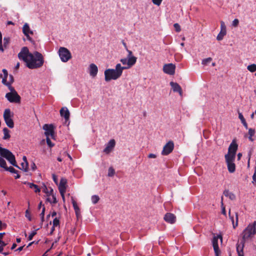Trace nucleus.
<instances>
[{"instance_id":"59","label":"nucleus","mask_w":256,"mask_h":256,"mask_svg":"<svg viewBox=\"0 0 256 256\" xmlns=\"http://www.w3.org/2000/svg\"><path fill=\"white\" fill-rule=\"evenodd\" d=\"M251 154H252V152H250L248 153V166H249V165H250V160Z\"/></svg>"},{"instance_id":"1","label":"nucleus","mask_w":256,"mask_h":256,"mask_svg":"<svg viewBox=\"0 0 256 256\" xmlns=\"http://www.w3.org/2000/svg\"><path fill=\"white\" fill-rule=\"evenodd\" d=\"M18 58L26 63V66L30 69H36L42 66L44 58L42 54L38 52L30 53L28 48L23 47L18 54Z\"/></svg>"},{"instance_id":"3","label":"nucleus","mask_w":256,"mask_h":256,"mask_svg":"<svg viewBox=\"0 0 256 256\" xmlns=\"http://www.w3.org/2000/svg\"><path fill=\"white\" fill-rule=\"evenodd\" d=\"M0 155L6 158L9 162L14 166L27 172L28 169V162H22L21 163V168L16 164V158L13 154L8 150L0 146Z\"/></svg>"},{"instance_id":"2","label":"nucleus","mask_w":256,"mask_h":256,"mask_svg":"<svg viewBox=\"0 0 256 256\" xmlns=\"http://www.w3.org/2000/svg\"><path fill=\"white\" fill-rule=\"evenodd\" d=\"M256 234V222L249 224L242 233V240L236 244V252L238 256H244L243 250L246 240H251Z\"/></svg>"},{"instance_id":"34","label":"nucleus","mask_w":256,"mask_h":256,"mask_svg":"<svg viewBox=\"0 0 256 256\" xmlns=\"http://www.w3.org/2000/svg\"><path fill=\"white\" fill-rule=\"evenodd\" d=\"M99 196L97 195H94L91 198V200L93 204H96L99 200Z\"/></svg>"},{"instance_id":"46","label":"nucleus","mask_w":256,"mask_h":256,"mask_svg":"<svg viewBox=\"0 0 256 256\" xmlns=\"http://www.w3.org/2000/svg\"><path fill=\"white\" fill-rule=\"evenodd\" d=\"M174 26L176 32H179L180 31V26L178 24H177V23L174 24Z\"/></svg>"},{"instance_id":"31","label":"nucleus","mask_w":256,"mask_h":256,"mask_svg":"<svg viewBox=\"0 0 256 256\" xmlns=\"http://www.w3.org/2000/svg\"><path fill=\"white\" fill-rule=\"evenodd\" d=\"M254 133H255V130L254 129L252 128H250L248 129V134H249L248 139L252 142L254 140L252 138V136L254 134Z\"/></svg>"},{"instance_id":"33","label":"nucleus","mask_w":256,"mask_h":256,"mask_svg":"<svg viewBox=\"0 0 256 256\" xmlns=\"http://www.w3.org/2000/svg\"><path fill=\"white\" fill-rule=\"evenodd\" d=\"M115 174V170L112 167H110L108 170V176L109 177H112Z\"/></svg>"},{"instance_id":"6","label":"nucleus","mask_w":256,"mask_h":256,"mask_svg":"<svg viewBox=\"0 0 256 256\" xmlns=\"http://www.w3.org/2000/svg\"><path fill=\"white\" fill-rule=\"evenodd\" d=\"M238 148V145L236 143V141L233 140L228 147V153L225 156H228L229 158H235Z\"/></svg>"},{"instance_id":"27","label":"nucleus","mask_w":256,"mask_h":256,"mask_svg":"<svg viewBox=\"0 0 256 256\" xmlns=\"http://www.w3.org/2000/svg\"><path fill=\"white\" fill-rule=\"evenodd\" d=\"M3 132L4 134V136L3 137L4 140H6L10 138V136L9 134L10 130L6 128H4Z\"/></svg>"},{"instance_id":"9","label":"nucleus","mask_w":256,"mask_h":256,"mask_svg":"<svg viewBox=\"0 0 256 256\" xmlns=\"http://www.w3.org/2000/svg\"><path fill=\"white\" fill-rule=\"evenodd\" d=\"M23 34L26 37V39L31 42H34V40L30 36V34L32 35L34 32L30 30L29 24L28 23H25L22 27V30Z\"/></svg>"},{"instance_id":"48","label":"nucleus","mask_w":256,"mask_h":256,"mask_svg":"<svg viewBox=\"0 0 256 256\" xmlns=\"http://www.w3.org/2000/svg\"><path fill=\"white\" fill-rule=\"evenodd\" d=\"M162 1V0H152V2L154 3V4L158 6H159L161 4Z\"/></svg>"},{"instance_id":"64","label":"nucleus","mask_w":256,"mask_h":256,"mask_svg":"<svg viewBox=\"0 0 256 256\" xmlns=\"http://www.w3.org/2000/svg\"><path fill=\"white\" fill-rule=\"evenodd\" d=\"M56 212L54 211L52 213V217H54L55 216H56Z\"/></svg>"},{"instance_id":"29","label":"nucleus","mask_w":256,"mask_h":256,"mask_svg":"<svg viewBox=\"0 0 256 256\" xmlns=\"http://www.w3.org/2000/svg\"><path fill=\"white\" fill-rule=\"evenodd\" d=\"M72 203L74 208L75 210L76 214L77 216H78V214H80V208L78 207L76 202H75L74 200H72Z\"/></svg>"},{"instance_id":"16","label":"nucleus","mask_w":256,"mask_h":256,"mask_svg":"<svg viewBox=\"0 0 256 256\" xmlns=\"http://www.w3.org/2000/svg\"><path fill=\"white\" fill-rule=\"evenodd\" d=\"M116 144V142L114 139L110 140L106 145V148L104 150V152L106 154L111 152L114 148Z\"/></svg>"},{"instance_id":"25","label":"nucleus","mask_w":256,"mask_h":256,"mask_svg":"<svg viewBox=\"0 0 256 256\" xmlns=\"http://www.w3.org/2000/svg\"><path fill=\"white\" fill-rule=\"evenodd\" d=\"M48 196V198H46V200L48 202L52 204H56L57 202L56 197L52 194H51V196Z\"/></svg>"},{"instance_id":"57","label":"nucleus","mask_w":256,"mask_h":256,"mask_svg":"<svg viewBox=\"0 0 256 256\" xmlns=\"http://www.w3.org/2000/svg\"><path fill=\"white\" fill-rule=\"evenodd\" d=\"M242 124L244 125V126L246 128V129L248 128V124L246 120L244 122H242Z\"/></svg>"},{"instance_id":"20","label":"nucleus","mask_w":256,"mask_h":256,"mask_svg":"<svg viewBox=\"0 0 256 256\" xmlns=\"http://www.w3.org/2000/svg\"><path fill=\"white\" fill-rule=\"evenodd\" d=\"M60 114L64 117L66 121L68 120L70 118V112L67 108L63 107L60 110Z\"/></svg>"},{"instance_id":"13","label":"nucleus","mask_w":256,"mask_h":256,"mask_svg":"<svg viewBox=\"0 0 256 256\" xmlns=\"http://www.w3.org/2000/svg\"><path fill=\"white\" fill-rule=\"evenodd\" d=\"M218 238H220L221 241H222V236L220 235H218L217 236H214L212 240V246L216 256H219V254L220 252L218 245Z\"/></svg>"},{"instance_id":"36","label":"nucleus","mask_w":256,"mask_h":256,"mask_svg":"<svg viewBox=\"0 0 256 256\" xmlns=\"http://www.w3.org/2000/svg\"><path fill=\"white\" fill-rule=\"evenodd\" d=\"M212 60V58H208L202 60V64L203 65H207Z\"/></svg>"},{"instance_id":"30","label":"nucleus","mask_w":256,"mask_h":256,"mask_svg":"<svg viewBox=\"0 0 256 256\" xmlns=\"http://www.w3.org/2000/svg\"><path fill=\"white\" fill-rule=\"evenodd\" d=\"M4 158L1 155L0 156V167L4 168L5 169L6 166V160L2 158Z\"/></svg>"},{"instance_id":"4","label":"nucleus","mask_w":256,"mask_h":256,"mask_svg":"<svg viewBox=\"0 0 256 256\" xmlns=\"http://www.w3.org/2000/svg\"><path fill=\"white\" fill-rule=\"evenodd\" d=\"M124 68L120 64H118L115 68H108L104 71V79L106 82H109L112 80H116L120 77Z\"/></svg>"},{"instance_id":"49","label":"nucleus","mask_w":256,"mask_h":256,"mask_svg":"<svg viewBox=\"0 0 256 256\" xmlns=\"http://www.w3.org/2000/svg\"><path fill=\"white\" fill-rule=\"evenodd\" d=\"M239 23V20L238 19H234L233 21H232V26H234V27H236L238 26V24Z\"/></svg>"},{"instance_id":"55","label":"nucleus","mask_w":256,"mask_h":256,"mask_svg":"<svg viewBox=\"0 0 256 256\" xmlns=\"http://www.w3.org/2000/svg\"><path fill=\"white\" fill-rule=\"evenodd\" d=\"M36 168V166L34 162H32L31 164V168L32 170H34Z\"/></svg>"},{"instance_id":"11","label":"nucleus","mask_w":256,"mask_h":256,"mask_svg":"<svg viewBox=\"0 0 256 256\" xmlns=\"http://www.w3.org/2000/svg\"><path fill=\"white\" fill-rule=\"evenodd\" d=\"M225 159L228 172L230 173L234 172L236 170V165L234 163L235 158H229L228 156H225Z\"/></svg>"},{"instance_id":"28","label":"nucleus","mask_w":256,"mask_h":256,"mask_svg":"<svg viewBox=\"0 0 256 256\" xmlns=\"http://www.w3.org/2000/svg\"><path fill=\"white\" fill-rule=\"evenodd\" d=\"M28 184L30 188L34 189L35 192H40V189L39 188L38 186L37 185L30 182H28Z\"/></svg>"},{"instance_id":"14","label":"nucleus","mask_w":256,"mask_h":256,"mask_svg":"<svg viewBox=\"0 0 256 256\" xmlns=\"http://www.w3.org/2000/svg\"><path fill=\"white\" fill-rule=\"evenodd\" d=\"M175 65L172 63L165 64L163 66V70L164 72L170 75L174 74L175 72Z\"/></svg>"},{"instance_id":"24","label":"nucleus","mask_w":256,"mask_h":256,"mask_svg":"<svg viewBox=\"0 0 256 256\" xmlns=\"http://www.w3.org/2000/svg\"><path fill=\"white\" fill-rule=\"evenodd\" d=\"M224 194L226 197H228L231 200H234L236 198L235 195L233 193L230 192L228 190H225L224 192Z\"/></svg>"},{"instance_id":"53","label":"nucleus","mask_w":256,"mask_h":256,"mask_svg":"<svg viewBox=\"0 0 256 256\" xmlns=\"http://www.w3.org/2000/svg\"><path fill=\"white\" fill-rule=\"evenodd\" d=\"M156 157V156L155 154H150L148 155V158H154Z\"/></svg>"},{"instance_id":"56","label":"nucleus","mask_w":256,"mask_h":256,"mask_svg":"<svg viewBox=\"0 0 256 256\" xmlns=\"http://www.w3.org/2000/svg\"><path fill=\"white\" fill-rule=\"evenodd\" d=\"M54 230H55V226H52V227L51 228V230H50L49 234L52 235L53 234Z\"/></svg>"},{"instance_id":"22","label":"nucleus","mask_w":256,"mask_h":256,"mask_svg":"<svg viewBox=\"0 0 256 256\" xmlns=\"http://www.w3.org/2000/svg\"><path fill=\"white\" fill-rule=\"evenodd\" d=\"M4 170L6 171H9L10 172L12 173L16 174V176H14L15 178L18 179L20 178V175L18 174V171L17 170H15L13 167L6 166Z\"/></svg>"},{"instance_id":"45","label":"nucleus","mask_w":256,"mask_h":256,"mask_svg":"<svg viewBox=\"0 0 256 256\" xmlns=\"http://www.w3.org/2000/svg\"><path fill=\"white\" fill-rule=\"evenodd\" d=\"M2 72H3V78H6V79H7V78L8 76V71L6 70V69H3L2 70Z\"/></svg>"},{"instance_id":"47","label":"nucleus","mask_w":256,"mask_h":256,"mask_svg":"<svg viewBox=\"0 0 256 256\" xmlns=\"http://www.w3.org/2000/svg\"><path fill=\"white\" fill-rule=\"evenodd\" d=\"M25 216L28 220L30 221L32 220V218L30 215V213L28 210H26Z\"/></svg>"},{"instance_id":"61","label":"nucleus","mask_w":256,"mask_h":256,"mask_svg":"<svg viewBox=\"0 0 256 256\" xmlns=\"http://www.w3.org/2000/svg\"><path fill=\"white\" fill-rule=\"evenodd\" d=\"M6 24L7 25H10V24L14 25V24L12 21H8L6 22Z\"/></svg>"},{"instance_id":"40","label":"nucleus","mask_w":256,"mask_h":256,"mask_svg":"<svg viewBox=\"0 0 256 256\" xmlns=\"http://www.w3.org/2000/svg\"><path fill=\"white\" fill-rule=\"evenodd\" d=\"M44 192L46 194L47 196H50L53 192V190L51 188L50 190L48 191L47 188L45 186V188L44 189Z\"/></svg>"},{"instance_id":"58","label":"nucleus","mask_w":256,"mask_h":256,"mask_svg":"<svg viewBox=\"0 0 256 256\" xmlns=\"http://www.w3.org/2000/svg\"><path fill=\"white\" fill-rule=\"evenodd\" d=\"M10 84L14 82V78L12 75H10Z\"/></svg>"},{"instance_id":"12","label":"nucleus","mask_w":256,"mask_h":256,"mask_svg":"<svg viewBox=\"0 0 256 256\" xmlns=\"http://www.w3.org/2000/svg\"><path fill=\"white\" fill-rule=\"evenodd\" d=\"M174 144L172 141H170L164 146L162 154L166 156L170 154L173 150Z\"/></svg>"},{"instance_id":"63","label":"nucleus","mask_w":256,"mask_h":256,"mask_svg":"<svg viewBox=\"0 0 256 256\" xmlns=\"http://www.w3.org/2000/svg\"><path fill=\"white\" fill-rule=\"evenodd\" d=\"M24 247V246H20V247H19V248L16 250L20 252V251H21V250H22V249H23Z\"/></svg>"},{"instance_id":"60","label":"nucleus","mask_w":256,"mask_h":256,"mask_svg":"<svg viewBox=\"0 0 256 256\" xmlns=\"http://www.w3.org/2000/svg\"><path fill=\"white\" fill-rule=\"evenodd\" d=\"M122 44L125 48V49L127 51V50H128V48H127V46H126V43L124 42V41H122Z\"/></svg>"},{"instance_id":"19","label":"nucleus","mask_w":256,"mask_h":256,"mask_svg":"<svg viewBox=\"0 0 256 256\" xmlns=\"http://www.w3.org/2000/svg\"><path fill=\"white\" fill-rule=\"evenodd\" d=\"M170 85L172 86V90L174 92H178L180 96H182V90L180 86L176 82H171Z\"/></svg>"},{"instance_id":"5","label":"nucleus","mask_w":256,"mask_h":256,"mask_svg":"<svg viewBox=\"0 0 256 256\" xmlns=\"http://www.w3.org/2000/svg\"><path fill=\"white\" fill-rule=\"evenodd\" d=\"M58 54L62 62H67L71 58L70 52L68 49L64 47H60L58 50Z\"/></svg>"},{"instance_id":"23","label":"nucleus","mask_w":256,"mask_h":256,"mask_svg":"<svg viewBox=\"0 0 256 256\" xmlns=\"http://www.w3.org/2000/svg\"><path fill=\"white\" fill-rule=\"evenodd\" d=\"M229 217H230V219L231 221H232V225H233V228H235L238 225V213H236V223L234 224V218L233 216H232L230 215V210L229 211Z\"/></svg>"},{"instance_id":"32","label":"nucleus","mask_w":256,"mask_h":256,"mask_svg":"<svg viewBox=\"0 0 256 256\" xmlns=\"http://www.w3.org/2000/svg\"><path fill=\"white\" fill-rule=\"evenodd\" d=\"M247 69L250 72H254L256 71V64H252L248 66Z\"/></svg>"},{"instance_id":"17","label":"nucleus","mask_w":256,"mask_h":256,"mask_svg":"<svg viewBox=\"0 0 256 256\" xmlns=\"http://www.w3.org/2000/svg\"><path fill=\"white\" fill-rule=\"evenodd\" d=\"M164 220L167 222L172 224L175 222L176 217L174 214L168 212L164 215Z\"/></svg>"},{"instance_id":"7","label":"nucleus","mask_w":256,"mask_h":256,"mask_svg":"<svg viewBox=\"0 0 256 256\" xmlns=\"http://www.w3.org/2000/svg\"><path fill=\"white\" fill-rule=\"evenodd\" d=\"M127 52L128 54L127 56V60L128 62V66H124L123 68H124V70L128 69L130 68L136 62L137 58L132 55V52L131 50H127Z\"/></svg>"},{"instance_id":"50","label":"nucleus","mask_w":256,"mask_h":256,"mask_svg":"<svg viewBox=\"0 0 256 256\" xmlns=\"http://www.w3.org/2000/svg\"><path fill=\"white\" fill-rule=\"evenodd\" d=\"M238 118L240 119L242 122L246 120L242 114L240 112H238Z\"/></svg>"},{"instance_id":"43","label":"nucleus","mask_w":256,"mask_h":256,"mask_svg":"<svg viewBox=\"0 0 256 256\" xmlns=\"http://www.w3.org/2000/svg\"><path fill=\"white\" fill-rule=\"evenodd\" d=\"M46 143L48 144V145L50 147V148H52V146H54V144H52L50 138V137L49 138H46Z\"/></svg>"},{"instance_id":"35","label":"nucleus","mask_w":256,"mask_h":256,"mask_svg":"<svg viewBox=\"0 0 256 256\" xmlns=\"http://www.w3.org/2000/svg\"><path fill=\"white\" fill-rule=\"evenodd\" d=\"M58 189H59V191H60L61 196H62L63 200H64V193L66 192V187H59Z\"/></svg>"},{"instance_id":"26","label":"nucleus","mask_w":256,"mask_h":256,"mask_svg":"<svg viewBox=\"0 0 256 256\" xmlns=\"http://www.w3.org/2000/svg\"><path fill=\"white\" fill-rule=\"evenodd\" d=\"M4 122L10 128H12L14 127V123L12 118L4 120Z\"/></svg>"},{"instance_id":"8","label":"nucleus","mask_w":256,"mask_h":256,"mask_svg":"<svg viewBox=\"0 0 256 256\" xmlns=\"http://www.w3.org/2000/svg\"><path fill=\"white\" fill-rule=\"evenodd\" d=\"M8 100L12 103H20V96L18 93H6L5 96Z\"/></svg>"},{"instance_id":"37","label":"nucleus","mask_w":256,"mask_h":256,"mask_svg":"<svg viewBox=\"0 0 256 256\" xmlns=\"http://www.w3.org/2000/svg\"><path fill=\"white\" fill-rule=\"evenodd\" d=\"M8 86V90H10V92H9L8 93H14V94L18 93L16 92V91L15 90L14 88L11 86L10 83L9 84H8V86Z\"/></svg>"},{"instance_id":"10","label":"nucleus","mask_w":256,"mask_h":256,"mask_svg":"<svg viewBox=\"0 0 256 256\" xmlns=\"http://www.w3.org/2000/svg\"><path fill=\"white\" fill-rule=\"evenodd\" d=\"M43 129L45 130V135L46 138L50 136L52 138H54V126L52 124H45L43 126Z\"/></svg>"},{"instance_id":"18","label":"nucleus","mask_w":256,"mask_h":256,"mask_svg":"<svg viewBox=\"0 0 256 256\" xmlns=\"http://www.w3.org/2000/svg\"><path fill=\"white\" fill-rule=\"evenodd\" d=\"M88 70L90 76L94 78L98 74V68L95 64H91L89 66Z\"/></svg>"},{"instance_id":"39","label":"nucleus","mask_w":256,"mask_h":256,"mask_svg":"<svg viewBox=\"0 0 256 256\" xmlns=\"http://www.w3.org/2000/svg\"><path fill=\"white\" fill-rule=\"evenodd\" d=\"M52 224L54 226H57L60 224L59 219L57 218H54L52 222Z\"/></svg>"},{"instance_id":"38","label":"nucleus","mask_w":256,"mask_h":256,"mask_svg":"<svg viewBox=\"0 0 256 256\" xmlns=\"http://www.w3.org/2000/svg\"><path fill=\"white\" fill-rule=\"evenodd\" d=\"M66 180L64 178H62L60 181L59 187H66Z\"/></svg>"},{"instance_id":"42","label":"nucleus","mask_w":256,"mask_h":256,"mask_svg":"<svg viewBox=\"0 0 256 256\" xmlns=\"http://www.w3.org/2000/svg\"><path fill=\"white\" fill-rule=\"evenodd\" d=\"M36 230H34L32 231L28 236V240H30L32 239L33 237L36 234Z\"/></svg>"},{"instance_id":"62","label":"nucleus","mask_w":256,"mask_h":256,"mask_svg":"<svg viewBox=\"0 0 256 256\" xmlns=\"http://www.w3.org/2000/svg\"><path fill=\"white\" fill-rule=\"evenodd\" d=\"M256 114V110L250 115V118L253 119L254 118V115Z\"/></svg>"},{"instance_id":"15","label":"nucleus","mask_w":256,"mask_h":256,"mask_svg":"<svg viewBox=\"0 0 256 256\" xmlns=\"http://www.w3.org/2000/svg\"><path fill=\"white\" fill-rule=\"evenodd\" d=\"M226 34V26L223 21L220 22V31L217 36L216 40H221L223 39L224 36Z\"/></svg>"},{"instance_id":"51","label":"nucleus","mask_w":256,"mask_h":256,"mask_svg":"<svg viewBox=\"0 0 256 256\" xmlns=\"http://www.w3.org/2000/svg\"><path fill=\"white\" fill-rule=\"evenodd\" d=\"M2 82L4 85L6 86H8V84H9L10 83V82H7L6 79L3 78L2 79Z\"/></svg>"},{"instance_id":"52","label":"nucleus","mask_w":256,"mask_h":256,"mask_svg":"<svg viewBox=\"0 0 256 256\" xmlns=\"http://www.w3.org/2000/svg\"><path fill=\"white\" fill-rule=\"evenodd\" d=\"M52 179H53V180L54 181V182L55 183L57 184V182H58V178H57L56 176V174H52Z\"/></svg>"},{"instance_id":"41","label":"nucleus","mask_w":256,"mask_h":256,"mask_svg":"<svg viewBox=\"0 0 256 256\" xmlns=\"http://www.w3.org/2000/svg\"><path fill=\"white\" fill-rule=\"evenodd\" d=\"M10 38L9 37H4V46H6L9 43Z\"/></svg>"},{"instance_id":"54","label":"nucleus","mask_w":256,"mask_h":256,"mask_svg":"<svg viewBox=\"0 0 256 256\" xmlns=\"http://www.w3.org/2000/svg\"><path fill=\"white\" fill-rule=\"evenodd\" d=\"M44 212H45V208L44 206L43 208H42V211L41 213L40 214V217L44 216Z\"/></svg>"},{"instance_id":"44","label":"nucleus","mask_w":256,"mask_h":256,"mask_svg":"<svg viewBox=\"0 0 256 256\" xmlns=\"http://www.w3.org/2000/svg\"><path fill=\"white\" fill-rule=\"evenodd\" d=\"M120 62L122 64L126 65V66H128L127 58H121Z\"/></svg>"},{"instance_id":"21","label":"nucleus","mask_w":256,"mask_h":256,"mask_svg":"<svg viewBox=\"0 0 256 256\" xmlns=\"http://www.w3.org/2000/svg\"><path fill=\"white\" fill-rule=\"evenodd\" d=\"M14 114L11 112L10 108H6L4 110V120L8 118H12Z\"/></svg>"}]
</instances>
